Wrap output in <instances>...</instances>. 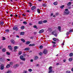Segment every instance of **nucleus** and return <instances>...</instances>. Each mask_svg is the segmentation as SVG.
<instances>
[{
    "instance_id": "nucleus-58",
    "label": "nucleus",
    "mask_w": 73,
    "mask_h": 73,
    "mask_svg": "<svg viewBox=\"0 0 73 73\" xmlns=\"http://www.w3.org/2000/svg\"><path fill=\"white\" fill-rule=\"evenodd\" d=\"M62 45H64V42H63L62 44Z\"/></svg>"
},
{
    "instance_id": "nucleus-30",
    "label": "nucleus",
    "mask_w": 73,
    "mask_h": 73,
    "mask_svg": "<svg viewBox=\"0 0 73 73\" xmlns=\"http://www.w3.org/2000/svg\"><path fill=\"white\" fill-rule=\"evenodd\" d=\"M0 23L1 25H4V22H1Z\"/></svg>"
},
{
    "instance_id": "nucleus-13",
    "label": "nucleus",
    "mask_w": 73,
    "mask_h": 73,
    "mask_svg": "<svg viewBox=\"0 0 73 73\" xmlns=\"http://www.w3.org/2000/svg\"><path fill=\"white\" fill-rule=\"evenodd\" d=\"M29 49H30L29 48H25L24 50H29Z\"/></svg>"
},
{
    "instance_id": "nucleus-39",
    "label": "nucleus",
    "mask_w": 73,
    "mask_h": 73,
    "mask_svg": "<svg viewBox=\"0 0 73 73\" xmlns=\"http://www.w3.org/2000/svg\"><path fill=\"white\" fill-rule=\"evenodd\" d=\"M23 23L24 24H27V23L25 21H24L23 22Z\"/></svg>"
},
{
    "instance_id": "nucleus-10",
    "label": "nucleus",
    "mask_w": 73,
    "mask_h": 73,
    "mask_svg": "<svg viewBox=\"0 0 73 73\" xmlns=\"http://www.w3.org/2000/svg\"><path fill=\"white\" fill-rule=\"evenodd\" d=\"M36 8V6H33L31 10L32 11H33V10H34V9H35Z\"/></svg>"
},
{
    "instance_id": "nucleus-9",
    "label": "nucleus",
    "mask_w": 73,
    "mask_h": 73,
    "mask_svg": "<svg viewBox=\"0 0 73 73\" xmlns=\"http://www.w3.org/2000/svg\"><path fill=\"white\" fill-rule=\"evenodd\" d=\"M19 66L18 64H16L14 66V68H17Z\"/></svg>"
},
{
    "instance_id": "nucleus-24",
    "label": "nucleus",
    "mask_w": 73,
    "mask_h": 73,
    "mask_svg": "<svg viewBox=\"0 0 73 73\" xmlns=\"http://www.w3.org/2000/svg\"><path fill=\"white\" fill-rule=\"evenodd\" d=\"M25 28V27H24V26H22L21 27V29L23 30L24 29V28Z\"/></svg>"
},
{
    "instance_id": "nucleus-25",
    "label": "nucleus",
    "mask_w": 73,
    "mask_h": 73,
    "mask_svg": "<svg viewBox=\"0 0 73 73\" xmlns=\"http://www.w3.org/2000/svg\"><path fill=\"white\" fill-rule=\"evenodd\" d=\"M73 53H71L70 54L69 56L70 57H72L73 56Z\"/></svg>"
},
{
    "instance_id": "nucleus-40",
    "label": "nucleus",
    "mask_w": 73,
    "mask_h": 73,
    "mask_svg": "<svg viewBox=\"0 0 73 73\" xmlns=\"http://www.w3.org/2000/svg\"><path fill=\"white\" fill-rule=\"evenodd\" d=\"M6 54H7V55H10V53H9L8 52H7Z\"/></svg>"
},
{
    "instance_id": "nucleus-61",
    "label": "nucleus",
    "mask_w": 73,
    "mask_h": 73,
    "mask_svg": "<svg viewBox=\"0 0 73 73\" xmlns=\"http://www.w3.org/2000/svg\"><path fill=\"white\" fill-rule=\"evenodd\" d=\"M29 25H32V23H29Z\"/></svg>"
},
{
    "instance_id": "nucleus-21",
    "label": "nucleus",
    "mask_w": 73,
    "mask_h": 73,
    "mask_svg": "<svg viewBox=\"0 0 73 73\" xmlns=\"http://www.w3.org/2000/svg\"><path fill=\"white\" fill-rule=\"evenodd\" d=\"M2 51L3 52H5L6 51V49H5V48H3L2 50Z\"/></svg>"
},
{
    "instance_id": "nucleus-33",
    "label": "nucleus",
    "mask_w": 73,
    "mask_h": 73,
    "mask_svg": "<svg viewBox=\"0 0 73 73\" xmlns=\"http://www.w3.org/2000/svg\"><path fill=\"white\" fill-rule=\"evenodd\" d=\"M52 67L51 66L49 67V70H52Z\"/></svg>"
},
{
    "instance_id": "nucleus-28",
    "label": "nucleus",
    "mask_w": 73,
    "mask_h": 73,
    "mask_svg": "<svg viewBox=\"0 0 73 73\" xmlns=\"http://www.w3.org/2000/svg\"><path fill=\"white\" fill-rule=\"evenodd\" d=\"M70 72H71L70 71L67 70L66 71V73H70Z\"/></svg>"
},
{
    "instance_id": "nucleus-34",
    "label": "nucleus",
    "mask_w": 73,
    "mask_h": 73,
    "mask_svg": "<svg viewBox=\"0 0 73 73\" xmlns=\"http://www.w3.org/2000/svg\"><path fill=\"white\" fill-rule=\"evenodd\" d=\"M33 27L34 28L37 29V26L36 25H34L33 26Z\"/></svg>"
},
{
    "instance_id": "nucleus-51",
    "label": "nucleus",
    "mask_w": 73,
    "mask_h": 73,
    "mask_svg": "<svg viewBox=\"0 0 73 73\" xmlns=\"http://www.w3.org/2000/svg\"><path fill=\"white\" fill-rule=\"evenodd\" d=\"M33 38H34V37L33 36H31L30 37V38H31V39H33Z\"/></svg>"
},
{
    "instance_id": "nucleus-48",
    "label": "nucleus",
    "mask_w": 73,
    "mask_h": 73,
    "mask_svg": "<svg viewBox=\"0 0 73 73\" xmlns=\"http://www.w3.org/2000/svg\"><path fill=\"white\" fill-rule=\"evenodd\" d=\"M66 61V60L64 59L63 60L64 62H65Z\"/></svg>"
},
{
    "instance_id": "nucleus-20",
    "label": "nucleus",
    "mask_w": 73,
    "mask_h": 73,
    "mask_svg": "<svg viewBox=\"0 0 73 73\" xmlns=\"http://www.w3.org/2000/svg\"><path fill=\"white\" fill-rule=\"evenodd\" d=\"M25 34V33H24V32H21L20 33L21 35H24Z\"/></svg>"
},
{
    "instance_id": "nucleus-17",
    "label": "nucleus",
    "mask_w": 73,
    "mask_h": 73,
    "mask_svg": "<svg viewBox=\"0 0 73 73\" xmlns=\"http://www.w3.org/2000/svg\"><path fill=\"white\" fill-rule=\"evenodd\" d=\"M19 48L18 47V46H15L14 47V49H17Z\"/></svg>"
},
{
    "instance_id": "nucleus-47",
    "label": "nucleus",
    "mask_w": 73,
    "mask_h": 73,
    "mask_svg": "<svg viewBox=\"0 0 73 73\" xmlns=\"http://www.w3.org/2000/svg\"><path fill=\"white\" fill-rule=\"evenodd\" d=\"M73 32V31L72 30H70L69 31L70 33H71V32Z\"/></svg>"
},
{
    "instance_id": "nucleus-41",
    "label": "nucleus",
    "mask_w": 73,
    "mask_h": 73,
    "mask_svg": "<svg viewBox=\"0 0 73 73\" xmlns=\"http://www.w3.org/2000/svg\"><path fill=\"white\" fill-rule=\"evenodd\" d=\"M21 53H22V52H21V51H19V54L20 55Z\"/></svg>"
},
{
    "instance_id": "nucleus-62",
    "label": "nucleus",
    "mask_w": 73,
    "mask_h": 73,
    "mask_svg": "<svg viewBox=\"0 0 73 73\" xmlns=\"http://www.w3.org/2000/svg\"><path fill=\"white\" fill-rule=\"evenodd\" d=\"M32 5V3H30V7H31Z\"/></svg>"
},
{
    "instance_id": "nucleus-23",
    "label": "nucleus",
    "mask_w": 73,
    "mask_h": 73,
    "mask_svg": "<svg viewBox=\"0 0 73 73\" xmlns=\"http://www.w3.org/2000/svg\"><path fill=\"white\" fill-rule=\"evenodd\" d=\"M35 44H30L29 45V46H35Z\"/></svg>"
},
{
    "instance_id": "nucleus-56",
    "label": "nucleus",
    "mask_w": 73,
    "mask_h": 73,
    "mask_svg": "<svg viewBox=\"0 0 73 73\" xmlns=\"http://www.w3.org/2000/svg\"><path fill=\"white\" fill-rule=\"evenodd\" d=\"M52 43H53L54 44H56V42H52Z\"/></svg>"
},
{
    "instance_id": "nucleus-22",
    "label": "nucleus",
    "mask_w": 73,
    "mask_h": 73,
    "mask_svg": "<svg viewBox=\"0 0 73 73\" xmlns=\"http://www.w3.org/2000/svg\"><path fill=\"white\" fill-rule=\"evenodd\" d=\"M37 12L38 13H40V10L38 9L37 10Z\"/></svg>"
},
{
    "instance_id": "nucleus-46",
    "label": "nucleus",
    "mask_w": 73,
    "mask_h": 73,
    "mask_svg": "<svg viewBox=\"0 0 73 73\" xmlns=\"http://www.w3.org/2000/svg\"><path fill=\"white\" fill-rule=\"evenodd\" d=\"M2 40H5V37H3Z\"/></svg>"
},
{
    "instance_id": "nucleus-63",
    "label": "nucleus",
    "mask_w": 73,
    "mask_h": 73,
    "mask_svg": "<svg viewBox=\"0 0 73 73\" xmlns=\"http://www.w3.org/2000/svg\"><path fill=\"white\" fill-rule=\"evenodd\" d=\"M26 54H23V56H26Z\"/></svg>"
},
{
    "instance_id": "nucleus-57",
    "label": "nucleus",
    "mask_w": 73,
    "mask_h": 73,
    "mask_svg": "<svg viewBox=\"0 0 73 73\" xmlns=\"http://www.w3.org/2000/svg\"><path fill=\"white\" fill-rule=\"evenodd\" d=\"M7 60L8 61H11V60L9 59H7Z\"/></svg>"
},
{
    "instance_id": "nucleus-5",
    "label": "nucleus",
    "mask_w": 73,
    "mask_h": 73,
    "mask_svg": "<svg viewBox=\"0 0 73 73\" xmlns=\"http://www.w3.org/2000/svg\"><path fill=\"white\" fill-rule=\"evenodd\" d=\"M48 52V50H47L44 49L43 51V53L44 54H46Z\"/></svg>"
},
{
    "instance_id": "nucleus-11",
    "label": "nucleus",
    "mask_w": 73,
    "mask_h": 73,
    "mask_svg": "<svg viewBox=\"0 0 73 73\" xmlns=\"http://www.w3.org/2000/svg\"><path fill=\"white\" fill-rule=\"evenodd\" d=\"M53 73L54 72V71H52V70H49L48 73Z\"/></svg>"
},
{
    "instance_id": "nucleus-26",
    "label": "nucleus",
    "mask_w": 73,
    "mask_h": 73,
    "mask_svg": "<svg viewBox=\"0 0 73 73\" xmlns=\"http://www.w3.org/2000/svg\"><path fill=\"white\" fill-rule=\"evenodd\" d=\"M64 5H62L60 6V8H61V9H62L63 8H64Z\"/></svg>"
},
{
    "instance_id": "nucleus-50",
    "label": "nucleus",
    "mask_w": 73,
    "mask_h": 73,
    "mask_svg": "<svg viewBox=\"0 0 73 73\" xmlns=\"http://www.w3.org/2000/svg\"><path fill=\"white\" fill-rule=\"evenodd\" d=\"M23 73H27V71H25L23 72Z\"/></svg>"
},
{
    "instance_id": "nucleus-43",
    "label": "nucleus",
    "mask_w": 73,
    "mask_h": 73,
    "mask_svg": "<svg viewBox=\"0 0 73 73\" xmlns=\"http://www.w3.org/2000/svg\"><path fill=\"white\" fill-rule=\"evenodd\" d=\"M70 32H67V33H66V35H68L69 34Z\"/></svg>"
},
{
    "instance_id": "nucleus-36",
    "label": "nucleus",
    "mask_w": 73,
    "mask_h": 73,
    "mask_svg": "<svg viewBox=\"0 0 73 73\" xmlns=\"http://www.w3.org/2000/svg\"><path fill=\"white\" fill-rule=\"evenodd\" d=\"M7 73H12V71L11 70H8L7 71Z\"/></svg>"
},
{
    "instance_id": "nucleus-1",
    "label": "nucleus",
    "mask_w": 73,
    "mask_h": 73,
    "mask_svg": "<svg viewBox=\"0 0 73 73\" xmlns=\"http://www.w3.org/2000/svg\"><path fill=\"white\" fill-rule=\"evenodd\" d=\"M52 34L55 36V37H56L57 36V35L56 33V31H54L52 33Z\"/></svg>"
},
{
    "instance_id": "nucleus-49",
    "label": "nucleus",
    "mask_w": 73,
    "mask_h": 73,
    "mask_svg": "<svg viewBox=\"0 0 73 73\" xmlns=\"http://www.w3.org/2000/svg\"><path fill=\"white\" fill-rule=\"evenodd\" d=\"M68 9H65V11H66V12H68Z\"/></svg>"
},
{
    "instance_id": "nucleus-64",
    "label": "nucleus",
    "mask_w": 73,
    "mask_h": 73,
    "mask_svg": "<svg viewBox=\"0 0 73 73\" xmlns=\"http://www.w3.org/2000/svg\"><path fill=\"white\" fill-rule=\"evenodd\" d=\"M71 70L73 72V68H72V69H71Z\"/></svg>"
},
{
    "instance_id": "nucleus-59",
    "label": "nucleus",
    "mask_w": 73,
    "mask_h": 73,
    "mask_svg": "<svg viewBox=\"0 0 73 73\" xmlns=\"http://www.w3.org/2000/svg\"><path fill=\"white\" fill-rule=\"evenodd\" d=\"M11 46H8V47L9 48H11Z\"/></svg>"
},
{
    "instance_id": "nucleus-27",
    "label": "nucleus",
    "mask_w": 73,
    "mask_h": 73,
    "mask_svg": "<svg viewBox=\"0 0 73 73\" xmlns=\"http://www.w3.org/2000/svg\"><path fill=\"white\" fill-rule=\"evenodd\" d=\"M5 32H6L7 33H8L9 32V30L8 29H7L5 30Z\"/></svg>"
},
{
    "instance_id": "nucleus-54",
    "label": "nucleus",
    "mask_w": 73,
    "mask_h": 73,
    "mask_svg": "<svg viewBox=\"0 0 73 73\" xmlns=\"http://www.w3.org/2000/svg\"><path fill=\"white\" fill-rule=\"evenodd\" d=\"M14 52H17V49H14Z\"/></svg>"
},
{
    "instance_id": "nucleus-31",
    "label": "nucleus",
    "mask_w": 73,
    "mask_h": 73,
    "mask_svg": "<svg viewBox=\"0 0 73 73\" xmlns=\"http://www.w3.org/2000/svg\"><path fill=\"white\" fill-rule=\"evenodd\" d=\"M42 21H40L38 22V24H42Z\"/></svg>"
},
{
    "instance_id": "nucleus-19",
    "label": "nucleus",
    "mask_w": 73,
    "mask_h": 73,
    "mask_svg": "<svg viewBox=\"0 0 73 73\" xmlns=\"http://www.w3.org/2000/svg\"><path fill=\"white\" fill-rule=\"evenodd\" d=\"M70 4H71V2H69L67 4V5L68 6H70Z\"/></svg>"
},
{
    "instance_id": "nucleus-18",
    "label": "nucleus",
    "mask_w": 73,
    "mask_h": 73,
    "mask_svg": "<svg viewBox=\"0 0 73 73\" xmlns=\"http://www.w3.org/2000/svg\"><path fill=\"white\" fill-rule=\"evenodd\" d=\"M21 41H23V42H25V40L23 38H21Z\"/></svg>"
},
{
    "instance_id": "nucleus-45",
    "label": "nucleus",
    "mask_w": 73,
    "mask_h": 73,
    "mask_svg": "<svg viewBox=\"0 0 73 73\" xmlns=\"http://www.w3.org/2000/svg\"><path fill=\"white\" fill-rule=\"evenodd\" d=\"M42 47H43V46H40L39 48H40V49H42Z\"/></svg>"
},
{
    "instance_id": "nucleus-32",
    "label": "nucleus",
    "mask_w": 73,
    "mask_h": 73,
    "mask_svg": "<svg viewBox=\"0 0 73 73\" xmlns=\"http://www.w3.org/2000/svg\"><path fill=\"white\" fill-rule=\"evenodd\" d=\"M68 60L69 61H72V58H70Z\"/></svg>"
},
{
    "instance_id": "nucleus-35",
    "label": "nucleus",
    "mask_w": 73,
    "mask_h": 73,
    "mask_svg": "<svg viewBox=\"0 0 73 73\" xmlns=\"http://www.w3.org/2000/svg\"><path fill=\"white\" fill-rule=\"evenodd\" d=\"M47 20H44L43 21V23H47Z\"/></svg>"
},
{
    "instance_id": "nucleus-53",
    "label": "nucleus",
    "mask_w": 73,
    "mask_h": 73,
    "mask_svg": "<svg viewBox=\"0 0 73 73\" xmlns=\"http://www.w3.org/2000/svg\"><path fill=\"white\" fill-rule=\"evenodd\" d=\"M39 55L40 56H41V55H42V53L41 52H40L39 54Z\"/></svg>"
},
{
    "instance_id": "nucleus-2",
    "label": "nucleus",
    "mask_w": 73,
    "mask_h": 73,
    "mask_svg": "<svg viewBox=\"0 0 73 73\" xmlns=\"http://www.w3.org/2000/svg\"><path fill=\"white\" fill-rule=\"evenodd\" d=\"M70 13V11H64V15H69V13Z\"/></svg>"
},
{
    "instance_id": "nucleus-4",
    "label": "nucleus",
    "mask_w": 73,
    "mask_h": 73,
    "mask_svg": "<svg viewBox=\"0 0 73 73\" xmlns=\"http://www.w3.org/2000/svg\"><path fill=\"white\" fill-rule=\"evenodd\" d=\"M19 29H18V27L16 26H14L13 27V30H15L16 31H18Z\"/></svg>"
},
{
    "instance_id": "nucleus-3",
    "label": "nucleus",
    "mask_w": 73,
    "mask_h": 73,
    "mask_svg": "<svg viewBox=\"0 0 73 73\" xmlns=\"http://www.w3.org/2000/svg\"><path fill=\"white\" fill-rule=\"evenodd\" d=\"M20 59L22 60V61H25V58H24V56L23 55H21L20 56Z\"/></svg>"
},
{
    "instance_id": "nucleus-16",
    "label": "nucleus",
    "mask_w": 73,
    "mask_h": 73,
    "mask_svg": "<svg viewBox=\"0 0 73 73\" xmlns=\"http://www.w3.org/2000/svg\"><path fill=\"white\" fill-rule=\"evenodd\" d=\"M10 66H10V65L8 64L6 66V68H10Z\"/></svg>"
},
{
    "instance_id": "nucleus-44",
    "label": "nucleus",
    "mask_w": 73,
    "mask_h": 73,
    "mask_svg": "<svg viewBox=\"0 0 73 73\" xmlns=\"http://www.w3.org/2000/svg\"><path fill=\"white\" fill-rule=\"evenodd\" d=\"M53 40L54 41H56L57 39L56 38H53Z\"/></svg>"
},
{
    "instance_id": "nucleus-6",
    "label": "nucleus",
    "mask_w": 73,
    "mask_h": 73,
    "mask_svg": "<svg viewBox=\"0 0 73 73\" xmlns=\"http://www.w3.org/2000/svg\"><path fill=\"white\" fill-rule=\"evenodd\" d=\"M4 65L2 64L1 65V66L0 68L1 70H3V69H4Z\"/></svg>"
},
{
    "instance_id": "nucleus-8",
    "label": "nucleus",
    "mask_w": 73,
    "mask_h": 73,
    "mask_svg": "<svg viewBox=\"0 0 73 73\" xmlns=\"http://www.w3.org/2000/svg\"><path fill=\"white\" fill-rule=\"evenodd\" d=\"M44 31V30L43 29H42L39 31V33H43V32Z\"/></svg>"
},
{
    "instance_id": "nucleus-37",
    "label": "nucleus",
    "mask_w": 73,
    "mask_h": 73,
    "mask_svg": "<svg viewBox=\"0 0 73 73\" xmlns=\"http://www.w3.org/2000/svg\"><path fill=\"white\" fill-rule=\"evenodd\" d=\"M13 64V62H11L10 63V65H12Z\"/></svg>"
},
{
    "instance_id": "nucleus-14",
    "label": "nucleus",
    "mask_w": 73,
    "mask_h": 73,
    "mask_svg": "<svg viewBox=\"0 0 73 73\" xmlns=\"http://www.w3.org/2000/svg\"><path fill=\"white\" fill-rule=\"evenodd\" d=\"M54 5H57V4H58V2H57L56 1L53 3Z\"/></svg>"
},
{
    "instance_id": "nucleus-12",
    "label": "nucleus",
    "mask_w": 73,
    "mask_h": 73,
    "mask_svg": "<svg viewBox=\"0 0 73 73\" xmlns=\"http://www.w3.org/2000/svg\"><path fill=\"white\" fill-rule=\"evenodd\" d=\"M11 43H12V44H15V41L13 39H11Z\"/></svg>"
},
{
    "instance_id": "nucleus-60",
    "label": "nucleus",
    "mask_w": 73,
    "mask_h": 73,
    "mask_svg": "<svg viewBox=\"0 0 73 73\" xmlns=\"http://www.w3.org/2000/svg\"><path fill=\"white\" fill-rule=\"evenodd\" d=\"M16 37H17L18 38H19V36L18 35L16 36Z\"/></svg>"
},
{
    "instance_id": "nucleus-29",
    "label": "nucleus",
    "mask_w": 73,
    "mask_h": 73,
    "mask_svg": "<svg viewBox=\"0 0 73 73\" xmlns=\"http://www.w3.org/2000/svg\"><path fill=\"white\" fill-rule=\"evenodd\" d=\"M30 42L28 41L26 42V44L28 45V44H30Z\"/></svg>"
},
{
    "instance_id": "nucleus-55",
    "label": "nucleus",
    "mask_w": 73,
    "mask_h": 73,
    "mask_svg": "<svg viewBox=\"0 0 73 73\" xmlns=\"http://www.w3.org/2000/svg\"><path fill=\"white\" fill-rule=\"evenodd\" d=\"M9 49H10L11 50H12V48L11 47L9 48Z\"/></svg>"
},
{
    "instance_id": "nucleus-15",
    "label": "nucleus",
    "mask_w": 73,
    "mask_h": 73,
    "mask_svg": "<svg viewBox=\"0 0 73 73\" xmlns=\"http://www.w3.org/2000/svg\"><path fill=\"white\" fill-rule=\"evenodd\" d=\"M61 27L60 26H58V29L59 31L61 32Z\"/></svg>"
},
{
    "instance_id": "nucleus-52",
    "label": "nucleus",
    "mask_w": 73,
    "mask_h": 73,
    "mask_svg": "<svg viewBox=\"0 0 73 73\" xmlns=\"http://www.w3.org/2000/svg\"><path fill=\"white\" fill-rule=\"evenodd\" d=\"M20 64H24V62H20Z\"/></svg>"
},
{
    "instance_id": "nucleus-38",
    "label": "nucleus",
    "mask_w": 73,
    "mask_h": 73,
    "mask_svg": "<svg viewBox=\"0 0 73 73\" xmlns=\"http://www.w3.org/2000/svg\"><path fill=\"white\" fill-rule=\"evenodd\" d=\"M43 7H46V3L44 4H43Z\"/></svg>"
},
{
    "instance_id": "nucleus-7",
    "label": "nucleus",
    "mask_w": 73,
    "mask_h": 73,
    "mask_svg": "<svg viewBox=\"0 0 73 73\" xmlns=\"http://www.w3.org/2000/svg\"><path fill=\"white\" fill-rule=\"evenodd\" d=\"M38 58V57L37 56H34V60H37Z\"/></svg>"
},
{
    "instance_id": "nucleus-42",
    "label": "nucleus",
    "mask_w": 73,
    "mask_h": 73,
    "mask_svg": "<svg viewBox=\"0 0 73 73\" xmlns=\"http://www.w3.org/2000/svg\"><path fill=\"white\" fill-rule=\"evenodd\" d=\"M28 71H29V72H32V69H28Z\"/></svg>"
}]
</instances>
